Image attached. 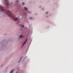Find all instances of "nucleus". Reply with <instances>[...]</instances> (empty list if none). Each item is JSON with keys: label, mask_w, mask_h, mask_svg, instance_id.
<instances>
[{"label": "nucleus", "mask_w": 73, "mask_h": 73, "mask_svg": "<svg viewBox=\"0 0 73 73\" xmlns=\"http://www.w3.org/2000/svg\"><path fill=\"white\" fill-rule=\"evenodd\" d=\"M0 9L1 11L7 14L9 16H10L11 17H12L13 19V20L15 21V16L12 13L11 11L7 10H5L2 7V6L0 5Z\"/></svg>", "instance_id": "f257e3e1"}, {"label": "nucleus", "mask_w": 73, "mask_h": 73, "mask_svg": "<svg viewBox=\"0 0 73 73\" xmlns=\"http://www.w3.org/2000/svg\"><path fill=\"white\" fill-rule=\"evenodd\" d=\"M5 4L6 5V6L7 7L8 6V5H9V2L8 0H5Z\"/></svg>", "instance_id": "f03ea898"}, {"label": "nucleus", "mask_w": 73, "mask_h": 73, "mask_svg": "<svg viewBox=\"0 0 73 73\" xmlns=\"http://www.w3.org/2000/svg\"><path fill=\"white\" fill-rule=\"evenodd\" d=\"M28 40L27 39L26 40H25V41L24 42V43L23 46H24V44H25V43H26V42H27V40Z\"/></svg>", "instance_id": "7ed1b4c3"}, {"label": "nucleus", "mask_w": 73, "mask_h": 73, "mask_svg": "<svg viewBox=\"0 0 73 73\" xmlns=\"http://www.w3.org/2000/svg\"><path fill=\"white\" fill-rule=\"evenodd\" d=\"M24 37V36H23V35H20L19 36V37L20 38H22V37Z\"/></svg>", "instance_id": "20e7f679"}, {"label": "nucleus", "mask_w": 73, "mask_h": 73, "mask_svg": "<svg viewBox=\"0 0 73 73\" xmlns=\"http://www.w3.org/2000/svg\"><path fill=\"white\" fill-rule=\"evenodd\" d=\"M24 9L25 10V11H27V8L26 7H25Z\"/></svg>", "instance_id": "39448f33"}, {"label": "nucleus", "mask_w": 73, "mask_h": 73, "mask_svg": "<svg viewBox=\"0 0 73 73\" xmlns=\"http://www.w3.org/2000/svg\"><path fill=\"white\" fill-rule=\"evenodd\" d=\"M22 58H23V57H22L21 58V59H20L19 60V62H20V61H21V59H22Z\"/></svg>", "instance_id": "423d86ee"}, {"label": "nucleus", "mask_w": 73, "mask_h": 73, "mask_svg": "<svg viewBox=\"0 0 73 73\" xmlns=\"http://www.w3.org/2000/svg\"><path fill=\"white\" fill-rule=\"evenodd\" d=\"M13 71V70L11 71L10 73H12Z\"/></svg>", "instance_id": "0eeeda50"}, {"label": "nucleus", "mask_w": 73, "mask_h": 73, "mask_svg": "<svg viewBox=\"0 0 73 73\" xmlns=\"http://www.w3.org/2000/svg\"><path fill=\"white\" fill-rule=\"evenodd\" d=\"M24 4H25V3L23 2L22 3V5H24Z\"/></svg>", "instance_id": "6e6552de"}, {"label": "nucleus", "mask_w": 73, "mask_h": 73, "mask_svg": "<svg viewBox=\"0 0 73 73\" xmlns=\"http://www.w3.org/2000/svg\"><path fill=\"white\" fill-rule=\"evenodd\" d=\"M46 14H48V12H46Z\"/></svg>", "instance_id": "1a4fd4ad"}, {"label": "nucleus", "mask_w": 73, "mask_h": 73, "mask_svg": "<svg viewBox=\"0 0 73 73\" xmlns=\"http://www.w3.org/2000/svg\"><path fill=\"white\" fill-rule=\"evenodd\" d=\"M24 25H23L22 26V27H24Z\"/></svg>", "instance_id": "9d476101"}, {"label": "nucleus", "mask_w": 73, "mask_h": 73, "mask_svg": "<svg viewBox=\"0 0 73 73\" xmlns=\"http://www.w3.org/2000/svg\"><path fill=\"white\" fill-rule=\"evenodd\" d=\"M30 19H32V17H31L30 18Z\"/></svg>", "instance_id": "9b49d317"}, {"label": "nucleus", "mask_w": 73, "mask_h": 73, "mask_svg": "<svg viewBox=\"0 0 73 73\" xmlns=\"http://www.w3.org/2000/svg\"><path fill=\"white\" fill-rule=\"evenodd\" d=\"M19 1H16V2H18Z\"/></svg>", "instance_id": "f8f14e48"}, {"label": "nucleus", "mask_w": 73, "mask_h": 73, "mask_svg": "<svg viewBox=\"0 0 73 73\" xmlns=\"http://www.w3.org/2000/svg\"><path fill=\"white\" fill-rule=\"evenodd\" d=\"M28 12V13H29V12Z\"/></svg>", "instance_id": "ddd939ff"}]
</instances>
